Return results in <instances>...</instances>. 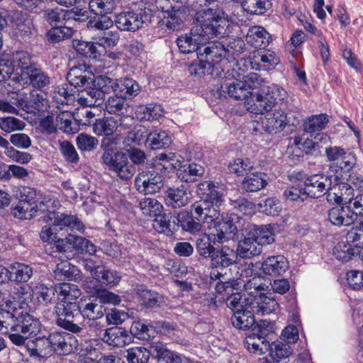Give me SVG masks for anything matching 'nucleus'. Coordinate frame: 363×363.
Listing matches in <instances>:
<instances>
[{
    "instance_id": "62",
    "label": "nucleus",
    "mask_w": 363,
    "mask_h": 363,
    "mask_svg": "<svg viewBox=\"0 0 363 363\" xmlns=\"http://www.w3.org/2000/svg\"><path fill=\"white\" fill-rule=\"evenodd\" d=\"M142 304L152 308L157 306L162 301V297L156 291L146 289H140L138 291Z\"/></svg>"
},
{
    "instance_id": "8",
    "label": "nucleus",
    "mask_w": 363,
    "mask_h": 363,
    "mask_svg": "<svg viewBox=\"0 0 363 363\" xmlns=\"http://www.w3.org/2000/svg\"><path fill=\"white\" fill-rule=\"evenodd\" d=\"M236 234L237 227L230 220H217L208 226V235L213 238V245L233 240Z\"/></svg>"
},
{
    "instance_id": "41",
    "label": "nucleus",
    "mask_w": 363,
    "mask_h": 363,
    "mask_svg": "<svg viewBox=\"0 0 363 363\" xmlns=\"http://www.w3.org/2000/svg\"><path fill=\"white\" fill-rule=\"evenodd\" d=\"M81 316L89 320L102 319L105 308L97 298L81 306Z\"/></svg>"
},
{
    "instance_id": "59",
    "label": "nucleus",
    "mask_w": 363,
    "mask_h": 363,
    "mask_svg": "<svg viewBox=\"0 0 363 363\" xmlns=\"http://www.w3.org/2000/svg\"><path fill=\"white\" fill-rule=\"evenodd\" d=\"M270 357L279 362V359H285L289 357L292 352L291 347L288 344L283 343L280 341L273 342L269 344V350Z\"/></svg>"
},
{
    "instance_id": "4",
    "label": "nucleus",
    "mask_w": 363,
    "mask_h": 363,
    "mask_svg": "<svg viewBox=\"0 0 363 363\" xmlns=\"http://www.w3.org/2000/svg\"><path fill=\"white\" fill-rule=\"evenodd\" d=\"M102 160L122 180L131 179L136 172L135 166L128 161V155L124 152L108 150L104 153Z\"/></svg>"
},
{
    "instance_id": "47",
    "label": "nucleus",
    "mask_w": 363,
    "mask_h": 363,
    "mask_svg": "<svg viewBox=\"0 0 363 363\" xmlns=\"http://www.w3.org/2000/svg\"><path fill=\"white\" fill-rule=\"evenodd\" d=\"M204 169L200 164L191 163L182 165L178 170V177L186 182H191L201 176Z\"/></svg>"
},
{
    "instance_id": "39",
    "label": "nucleus",
    "mask_w": 363,
    "mask_h": 363,
    "mask_svg": "<svg viewBox=\"0 0 363 363\" xmlns=\"http://www.w3.org/2000/svg\"><path fill=\"white\" fill-rule=\"evenodd\" d=\"M104 96V92L99 89H84L78 95V102L82 106H95L100 104Z\"/></svg>"
},
{
    "instance_id": "33",
    "label": "nucleus",
    "mask_w": 363,
    "mask_h": 363,
    "mask_svg": "<svg viewBox=\"0 0 363 363\" xmlns=\"http://www.w3.org/2000/svg\"><path fill=\"white\" fill-rule=\"evenodd\" d=\"M50 335L48 337H38L28 345L30 355L44 358L52 352Z\"/></svg>"
},
{
    "instance_id": "49",
    "label": "nucleus",
    "mask_w": 363,
    "mask_h": 363,
    "mask_svg": "<svg viewBox=\"0 0 363 363\" xmlns=\"http://www.w3.org/2000/svg\"><path fill=\"white\" fill-rule=\"evenodd\" d=\"M251 59H252L255 63H262L264 69L274 67L279 62V60L276 54L271 50L254 52L252 54Z\"/></svg>"
},
{
    "instance_id": "23",
    "label": "nucleus",
    "mask_w": 363,
    "mask_h": 363,
    "mask_svg": "<svg viewBox=\"0 0 363 363\" xmlns=\"http://www.w3.org/2000/svg\"><path fill=\"white\" fill-rule=\"evenodd\" d=\"M245 106L249 112L254 114H264L272 111L274 107L262 89L252 95L245 102Z\"/></svg>"
},
{
    "instance_id": "52",
    "label": "nucleus",
    "mask_w": 363,
    "mask_h": 363,
    "mask_svg": "<svg viewBox=\"0 0 363 363\" xmlns=\"http://www.w3.org/2000/svg\"><path fill=\"white\" fill-rule=\"evenodd\" d=\"M89 9L91 13L99 16L111 13L116 9L113 0H90Z\"/></svg>"
},
{
    "instance_id": "5",
    "label": "nucleus",
    "mask_w": 363,
    "mask_h": 363,
    "mask_svg": "<svg viewBox=\"0 0 363 363\" xmlns=\"http://www.w3.org/2000/svg\"><path fill=\"white\" fill-rule=\"evenodd\" d=\"M80 311L81 306L76 302L61 301L58 303L55 306L57 325L74 333H79L82 328L74 321L81 318Z\"/></svg>"
},
{
    "instance_id": "17",
    "label": "nucleus",
    "mask_w": 363,
    "mask_h": 363,
    "mask_svg": "<svg viewBox=\"0 0 363 363\" xmlns=\"http://www.w3.org/2000/svg\"><path fill=\"white\" fill-rule=\"evenodd\" d=\"M191 199V192L184 185H181L177 188H168L164 192V196L165 204L174 209L186 206L190 202Z\"/></svg>"
},
{
    "instance_id": "27",
    "label": "nucleus",
    "mask_w": 363,
    "mask_h": 363,
    "mask_svg": "<svg viewBox=\"0 0 363 363\" xmlns=\"http://www.w3.org/2000/svg\"><path fill=\"white\" fill-rule=\"evenodd\" d=\"M198 55L203 56L207 60L211 62L214 66L226 55L224 42L213 41L208 43L207 45H205L203 48L202 47V50H200Z\"/></svg>"
},
{
    "instance_id": "50",
    "label": "nucleus",
    "mask_w": 363,
    "mask_h": 363,
    "mask_svg": "<svg viewBox=\"0 0 363 363\" xmlns=\"http://www.w3.org/2000/svg\"><path fill=\"white\" fill-rule=\"evenodd\" d=\"M329 122L326 114L313 115L308 117L303 123V130L307 133L320 131L327 126Z\"/></svg>"
},
{
    "instance_id": "14",
    "label": "nucleus",
    "mask_w": 363,
    "mask_h": 363,
    "mask_svg": "<svg viewBox=\"0 0 363 363\" xmlns=\"http://www.w3.org/2000/svg\"><path fill=\"white\" fill-rule=\"evenodd\" d=\"M15 96H16V106L27 113L43 112L48 106L47 99L35 91L30 92L28 99H26L21 93H17Z\"/></svg>"
},
{
    "instance_id": "30",
    "label": "nucleus",
    "mask_w": 363,
    "mask_h": 363,
    "mask_svg": "<svg viewBox=\"0 0 363 363\" xmlns=\"http://www.w3.org/2000/svg\"><path fill=\"white\" fill-rule=\"evenodd\" d=\"M101 340L109 345L124 347L130 342L131 337L127 331L122 328H111L105 331Z\"/></svg>"
},
{
    "instance_id": "48",
    "label": "nucleus",
    "mask_w": 363,
    "mask_h": 363,
    "mask_svg": "<svg viewBox=\"0 0 363 363\" xmlns=\"http://www.w3.org/2000/svg\"><path fill=\"white\" fill-rule=\"evenodd\" d=\"M213 238L208 235V231L196 240V249L199 255L203 258L212 259L216 248L213 245Z\"/></svg>"
},
{
    "instance_id": "53",
    "label": "nucleus",
    "mask_w": 363,
    "mask_h": 363,
    "mask_svg": "<svg viewBox=\"0 0 363 363\" xmlns=\"http://www.w3.org/2000/svg\"><path fill=\"white\" fill-rule=\"evenodd\" d=\"M250 235L254 236L262 247V245L271 244L274 241L271 225L256 226L250 231Z\"/></svg>"
},
{
    "instance_id": "37",
    "label": "nucleus",
    "mask_w": 363,
    "mask_h": 363,
    "mask_svg": "<svg viewBox=\"0 0 363 363\" xmlns=\"http://www.w3.org/2000/svg\"><path fill=\"white\" fill-rule=\"evenodd\" d=\"M0 147L4 148V153L12 161L21 164H28L32 159L30 153L21 152L10 145L9 141L0 135Z\"/></svg>"
},
{
    "instance_id": "56",
    "label": "nucleus",
    "mask_w": 363,
    "mask_h": 363,
    "mask_svg": "<svg viewBox=\"0 0 363 363\" xmlns=\"http://www.w3.org/2000/svg\"><path fill=\"white\" fill-rule=\"evenodd\" d=\"M95 279L106 285L117 284L121 276L116 271L106 269L104 267H98L96 269Z\"/></svg>"
},
{
    "instance_id": "12",
    "label": "nucleus",
    "mask_w": 363,
    "mask_h": 363,
    "mask_svg": "<svg viewBox=\"0 0 363 363\" xmlns=\"http://www.w3.org/2000/svg\"><path fill=\"white\" fill-rule=\"evenodd\" d=\"M42 218L45 222H51L54 226L58 227L60 230L67 228L72 230H81L84 228L82 221L73 215L48 211Z\"/></svg>"
},
{
    "instance_id": "13",
    "label": "nucleus",
    "mask_w": 363,
    "mask_h": 363,
    "mask_svg": "<svg viewBox=\"0 0 363 363\" xmlns=\"http://www.w3.org/2000/svg\"><path fill=\"white\" fill-rule=\"evenodd\" d=\"M52 352L60 355H67L77 347V340L74 335L66 332H56L50 335Z\"/></svg>"
},
{
    "instance_id": "40",
    "label": "nucleus",
    "mask_w": 363,
    "mask_h": 363,
    "mask_svg": "<svg viewBox=\"0 0 363 363\" xmlns=\"http://www.w3.org/2000/svg\"><path fill=\"white\" fill-rule=\"evenodd\" d=\"M264 175L260 172L248 173L242 182V188L246 191L255 192L267 185Z\"/></svg>"
},
{
    "instance_id": "35",
    "label": "nucleus",
    "mask_w": 363,
    "mask_h": 363,
    "mask_svg": "<svg viewBox=\"0 0 363 363\" xmlns=\"http://www.w3.org/2000/svg\"><path fill=\"white\" fill-rule=\"evenodd\" d=\"M118 128V120L111 116L96 119L93 124V131L99 136L111 135Z\"/></svg>"
},
{
    "instance_id": "22",
    "label": "nucleus",
    "mask_w": 363,
    "mask_h": 363,
    "mask_svg": "<svg viewBox=\"0 0 363 363\" xmlns=\"http://www.w3.org/2000/svg\"><path fill=\"white\" fill-rule=\"evenodd\" d=\"M94 74L84 64H79L70 68L67 74V79L74 87L83 86L92 82Z\"/></svg>"
},
{
    "instance_id": "20",
    "label": "nucleus",
    "mask_w": 363,
    "mask_h": 363,
    "mask_svg": "<svg viewBox=\"0 0 363 363\" xmlns=\"http://www.w3.org/2000/svg\"><path fill=\"white\" fill-rule=\"evenodd\" d=\"M144 21L141 13L132 11L121 12L116 16L114 23L121 30L135 32L143 25Z\"/></svg>"
},
{
    "instance_id": "58",
    "label": "nucleus",
    "mask_w": 363,
    "mask_h": 363,
    "mask_svg": "<svg viewBox=\"0 0 363 363\" xmlns=\"http://www.w3.org/2000/svg\"><path fill=\"white\" fill-rule=\"evenodd\" d=\"M198 57L199 62L191 64L189 67L190 74L199 77L211 74L213 68L212 62L207 60L203 56L198 55Z\"/></svg>"
},
{
    "instance_id": "51",
    "label": "nucleus",
    "mask_w": 363,
    "mask_h": 363,
    "mask_svg": "<svg viewBox=\"0 0 363 363\" xmlns=\"http://www.w3.org/2000/svg\"><path fill=\"white\" fill-rule=\"evenodd\" d=\"M146 142L152 149H160L168 147L172 139L165 131H153L148 133Z\"/></svg>"
},
{
    "instance_id": "55",
    "label": "nucleus",
    "mask_w": 363,
    "mask_h": 363,
    "mask_svg": "<svg viewBox=\"0 0 363 363\" xmlns=\"http://www.w3.org/2000/svg\"><path fill=\"white\" fill-rule=\"evenodd\" d=\"M264 285L261 283V279L259 277H255L247 281L246 283L244 284V289L245 294V300L247 304L249 303V300H252L257 297L262 293V291H264Z\"/></svg>"
},
{
    "instance_id": "60",
    "label": "nucleus",
    "mask_w": 363,
    "mask_h": 363,
    "mask_svg": "<svg viewBox=\"0 0 363 363\" xmlns=\"http://www.w3.org/2000/svg\"><path fill=\"white\" fill-rule=\"evenodd\" d=\"M125 356L128 363H147L150 352L143 347H135L127 350Z\"/></svg>"
},
{
    "instance_id": "45",
    "label": "nucleus",
    "mask_w": 363,
    "mask_h": 363,
    "mask_svg": "<svg viewBox=\"0 0 363 363\" xmlns=\"http://www.w3.org/2000/svg\"><path fill=\"white\" fill-rule=\"evenodd\" d=\"M114 21L108 16L104 15L97 18L89 20L87 23V28L92 33V35H97L108 30L113 25Z\"/></svg>"
},
{
    "instance_id": "24",
    "label": "nucleus",
    "mask_w": 363,
    "mask_h": 363,
    "mask_svg": "<svg viewBox=\"0 0 363 363\" xmlns=\"http://www.w3.org/2000/svg\"><path fill=\"white\" fill-rule=\"evenodd\" d=\"M328 218L330 223L337 226H348L357 220L349 206L342 205L333 207L328 211Z\"/></svg>"
},
{
    "instance_id": "25",
    "label": "nucleus",
    "mask_w": 363,
    "mask_h": 363,
    "mask_svg": "<svg viewBox=\"0 0 363 363\" xmlns=\"http://www.w3.org/2000/svg\"><path fill=\"white\" fill-rule=\"evenodd\" d=\"M250 308L254 311L255 314L264 315L275 311L279 303L274 297L267 296L264 294H260L258 297L249 300Z\"/></svg>"
},
{
    "instance_id": "11",
    "label": "nucleus",
    "mask_w": 363,
    "mask_h": 363,
    "mask_svg": "<svg viewBox=\"0 0 363 363\" xmlns=\"http://www.w3.org/2000/svg\"><path fill=\"white\" fill-rule=\"evenodd\" d=\"M305 191L307 196L319 198L324 195L332 184V176L323 174L311 175L305 180Z\"/></svg>"
},
{
    "instance_id": "21",
    "label": "nucleus",
    "mask_w": 363,
    "mask_h": 363,
    "mask_svg": "<svg viewBox=\"0 0 363 363\" xmlns=\"http://www.w3.org/2000/svg\"><path fill=\"white\" fill-rule=\"evenodd\" d=\"M51 82L50 78L39 67L35 65L28 73L23 74V77L17 82L23 86H33L41 89L48 86Z\"/></svg>"
},
{
    "instance_id": "31",
    "label": "nucleus",
    "mask_w": 363,
    "mask_h": 363,
    "mask_svg": "<svg viewBox=\"0 0 363 363\" xmlns=\"http://www.w3.org/2000/svg\"><path fill=\"white\" fill-rule=\"evenodd\" d=\"M245 40L252 46L262 49L269 45L270 35L261 26H252L248 30Z\"/></svg>"
},
{
    "instance_id": "19",
    "label": "nucleus",
    "mask_w": 363,
    "mask_h": 363,
    "mask_svg": "<svg viewBox=\"0 0 363 363\" xmlns=\"http://www.w3.org/2000/svg\"><path fill=\"white\" fill-rule=\"evenodd\" d=\"M247 86L243 79H235L220 85L217 92L220 98H226L228 96L235 100H243L250 96L247 89Z\"/></svg>"
},
{
    "instance_id": "64",
    "label": "nucleus",
    "mask_w": 363,
    "mask_h": 363,
    "mask_svg": "<svg viewBox=\"0 0 363 363\" xmlns=\"http://www.w3.org/2000/svg\"><path fill=\"white\" fill-rule=\"evenodd\" d=\"M269 4L267 0H242V1L243 9L248 13L254 15L264 13Z\"/></svg>"
},
{
    "instance_id": "2",
    "label": "nucleus",
    "mask_w": 363,
    "mask_h": 363,
    "mask_svg": "<svg viewBox=\"0 0 363 363\" xmlns=\"http://www.w3.org/2000/svg\"><path fill=\"white\" fill-rule=\"evenodd\" d=\"M194 23L196 29L208 42L211 38L226 35L231 21L223 9L208 8L197 11L194 16Z\"/></svg>"
},
{
    "instance_id": "57",
    "label": "nucleus",
    "mask_w": 363,
    "mask_h": 363,
    "mask_svg": "<svg viewBox=\"0 0 363 363\" xmlns=\"http://www.w3.org/2000/svg\"><path fill=\"white\" fill-rule=\"evenodd\" d=\"M262 89L269 99L272 101L273 106L275 104L284 103L288 99V94L285 89L276 84L263 87Z\"/></svg>"
},
{
    "instance_id": "63",
    "label": "nucleus",
    "mask_w": 363,
    "mask_h": 363,
    "mask_svg": "<svg viewBox=\"0 0 363 363\" xmlns=\"http://www.w3.org/2000/svg\"><path fill=\"white\" fill-rule=\"evenodd\" d=\"M26 125L25 122L13 116L0 118V128L7 133L23 130Z\"/></svg>"
},
{
    "instance_id": "29",
    "label": "nucleus",
    "mask_w": 363,
    "mask_h": 363,
    "mask_svg": "<svg viewBox=\"0 0 363 363\" xmlns=\"http://www.w3.org/2000/svg\"><path fill=\"white\" fill-rule=\"evenodd\" d=\"M238 250L235 251L227 245L216 250L212 259V266L229 267L236 263L238 256Z\"/></svg>"
},
{
    "instance_id": "6",
    "label": "nucleus",
    "mask_w": 363,
    "mask_h": 363,
    "mask_svg": "<svg viewBox=\"0 0 363 363\" xmlns=\"http://www.w3.org/2000/svg\"><path fill=\"white\" fill-rule=\"evenodd\" d=\"M258 333H252L245 337V344L246 348L255 354H262L268 352L269 343L265 339L272 330L271 323L267 320H262L257 325Z\"/></svg>"
},
{
    "instance_id": "42",
    "label": "nucleus",
    "mask_w": 363,
    "mask_h": 363,
    "mask_svg": "<svg viewBox=\"0 0 363 363\" xmlns=\"http://www.w3.org/2000/svg\"><path fill=\"white\" fill-rule=\"evenodd\" d=\"M129 108L125 98L121 96H110L105 103V110L109 114L124 115L128 113Z\"/></svg>"
},
{
    "instance_id": "61",
    "label": "nucleus",
    "mask_w": 363,
    "mask_h": 363,
    "mask_svg": "<svg viewBox=\"0 0 363 363\" xmlns=\"http://www.w3.org/2000/svg\"><path fill=\"white\" fill-rule=\"evenodd\" d=\"M59 295L62 297V301L74 302L80 296L81 291L74 284L62 283L59 286Z\"/></svg>"
},
{
    "instance_id": "26",
    "label": "nucleus",
    "mask_w": 363,
    "mask_h": 363,
    "mask_svg": "<svg viewBox=\"0 0 363 363\" xmlns=\"http://www.w3.org/2000/svg\"><path fill=\"white\" fill-rule=\"evenodd\" d=\"M288 267V261L282 255L268 257L262 264V272L269 276H280L286 271Z\"/></svg>"
},
{
    "instance_id": "32",
    "label": "nucleus",
    "mask_w": 363,
    "mask_h": 363,
    "mask_svg": "<svg viewBox=\"0 0 363 363\" xmlns=\"http://www.w3.org/2000/svg\"><path fill=\"white\" fill-rule=\"evenodd\" d=\"M262 247L253 235L249 236L240 240L238 245V253L242 258H251L262 252Z\"/></svg>"
},
{
    "instance_id": "38",
    "label": "nucleus",
    "mask_w": 363,
    "mask_h": 363,
    "mask_svg": "<svg viewBox=\"0 0 363 363\" xmlns=\"http://www.w3.org/2000/svg\"><path fill=\"white\" fill-rule=\"evenodd\" d=\"M253 314L254 311L249 307L241 311H236L231 318L233 325L242 330H246L252 327L255 323Z\"/></svg>"
},
{
    "instance_id": "16",
    "label": "nucleus",
    "mask_w": 363,
    "mask_h": 363,
    "mask_svg": "<svg viewBox=\"0 0 363 363\" xmlns=\"http://www.w3.org/2000/svg\"><path fill=\"white\" fill-rule=\"evenodd\" d=\"M290 122V118L284 111L276 109L267 114L261 123L266 132L275 134L281 132Z\"/></svg>"
},
{
    "instance_id": "7",
    "label": "nucleus",
    "mask_w": 363,
    "mask_h": 363,
    "mask_svg": "<svg viewBox=\"0 0 363 363\" xmlns=\"http://www.w3.org/2000/svg\"><path fill=\"white\" fill-rule=\"evenodd\" d=\"M190 213L198 221H202L203 224L206 223L208 226L218 220L220 208L210 200H200L191 206Z\"/></svg>"
},
{
    "instance_id": "36",
    "label": "nucleus",
    "mask_w": 363,
    "mask_h": 363,
    "mask_svg": "<svg viewBox=\"0 0 363 363\" xmlns=\"http://www.w3.org/2000/svg\"><path fill=\"white\" fill-rule=\"evenodd\" d=\"M57 291L52 286L38 284L32 288V295L40 305L47 306L52 303Z\"/></svg>"
},
{
    "instance_id": "1",
    "label": "nucleus",
    "mask_w": 363,
    "mask_h": 363,
    "mask_svg": "<svg viewBox=\"0 0 363 363\" xmlns=\"http://www.w3.org/2000/svg\"><path fill=\"white\" fill-rule=\"evenodd\" d=\"M18 300L5 301L8 311L1 313L0 318V331L10 329L9 340L16 345H23L26 340L37 335L41 328L39 320L30 313V307L27 298L30 296L26 286L18 289Z\"/></svg>"
},
{
    "instance_id": "54",
    "label": "nucleus",
    "mask_w": 363,
    "mask_h": 363,
    "mask_svg": "<svg viewBox=\"0 0 363 363\" xmlns=\"http://www.w3.org/2000/svg\"><path fill=\"white\" fill-rule=\"evenodd\" d=\"M139 208L143 215L154 217L162 212L163 205L157 199L147 197L140 201Z\"/></svg>"
},
{
    "instance_id": "43",
    "label": "nucleus",
    "mask_w": 363,
    "mask_h": 363,
    "mask_svg": "<svg viewBox=\"0 0 363 363\" xmlns=\"http://www.w3.org/2000/svg\"><path fill=\"white\" fill-rule=\"evenodd\" d=\"M162 116V110L159 105H140L135 110V117L140 121L157 120Z\"/></svg>"
},
{
    "instance_id": "9",
    "label": "nucleus",
    "mask_w": 363,
    "mask_h": 363,
    "mask_svg": "<svg viewBox=\"0 0 363 363\" xmlns=\"http://www.w3.org/2000/svg\"><path fill=\"white\" fill-rule=\"evenodd\" d=\"M137 190L144 194L157 193L163 186L162 177L155 171L143 172L135 179Z\"/></svg>"
},
{
    "instance_id": "28",
    "label": "nucleus",
    "mask_w": 363,
    "mask_h": 363,
    "mask_svg": "<svg viewBox=\"0 0 363 363\" xmlns=\"http://www.w3.org/2000/svg\"><path fill=\"white\" fill-rule=\"evenodd\" d=\"M112 88L115 92L120 94L125 99L137 96L141 89L139 84L130 78L116 79L112 85Z\"/></svg>"
},
{
    "instance_id": "18",
    "label": "nucleus",
    "mask_w": 363,
    "mask_h": 363,
    "mask_svg": "<svg viewBox=\"0 0 363 363\" xmlns=\"http://www.w3.org/2000/svg\"><path fill=\"white\" fill-rule=\"evenodd\" d=\"M206 43L207 42L205 40V38L201 36L195 27L191 29L189 35H181L177 39V45L179 50L185 54L194 51H196L198 53L200 50H202V46Z\"/></svg>"
},
{
    "instance_id": "34",
    "label": "nucleus",
    "mask_w": 363,
    "mask_h": 363,
    "mask_svg": "<svg viewBox=\"0 0 363 363\" xmlns=\"http://www.w3.org/2000/svg\"><path fill=\"white\" fill-rule=\"evenodd\" d=\"M6 269L9 274L6 278L7 280L9 281L26 282L30 279L33 274L31 267L20 262L11 264Z\"/></svg>"
},
{
    "instance_id": "3",
    "label": "nucleus",
    "mask_w": 363,
    "mask_h": 363,
    "mask_svg": "<svg viewBox=\"0 0 363 363\" xmlns=\"http://www.w3.org/2000/svg\"><path fill=\"white\" fill-rule=\"evenodd\" d=\"M35 65L27 51L20 50L4 55L0 57V82L6 79L18 82Z\"/></svg>"
},
{
    "instance_id": "44",
    "label": "nucleus",
    "mask_w": 363,
    "mask_h": 363,
    "mask_svg": "<svg viewBox=\"0 0 363 363\" xmlns=\"http://www.w3.org/2000/svg\"><path fill=\"white\" fill-rule=\"evenodd\" d=\"M178 222L181 224L182 229L191 234L201 231L202 221H198L196 218L186 211H180L177 216Z\"/></svg>"
},
{
    "instance_id": "15",
    "label": "nucleus",
    "mask_w": 363,
    "mask_h": 363,
    "mask_svg": "<svg viewBox=\"0 0 363 363\" xmlns=\"http://www.w3.org/2000/svg\"><path fill=\"white\" fill-rule=\"evenodd\" d=\"M325 154L328 160L333 162L336 167L349 171L355 164L356 159L354 155L351 152H346L344 149L334 146L327 147L325 149Z\"/></svg>"
},
{
    "instance_id": "10",
    "label": "nucleus",
    "mask_w": 363,
    "mask_h": 363,
    "mask_svg": "<svg viewBox=\"0 0 363 363\" xmlns=\"http://www.w3.org/2000/svg\"><path fill=\"white\" fill-rule=\"evenodd\" d=\"M22 194L26 196L25 199L21 196V200L13 208L14 217L19 219H31L39 215V210L36 208L37 206L33 201L34 191L29 188H23Z\"/></svg>"
},
{
    "instance_id": "46",
    "label": "nucleus",
    "mask_w": 363,
    "mask_h": 363,
    "mask_svg": "<svg viewBox=\"0 0 363 363\" xmlns=\"http://www.w3.org/2000/svg\"><path fill=\"white\" fill-rule=\"evenodd\" d=\"M68 240L72 245V250L78 253L92 255L96 252V247L87 239L74 235H68Z\"/></svg>"
}]
</instances>
